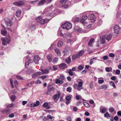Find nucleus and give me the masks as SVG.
Returning a JSON list of instances; mask_svg holds the SVG:
<instances>
[{
	"instance_id": "16",
	"label": "nucleus",
	"mask_w": 121,
	"mask_h": 121,
	"mask_svg": "<svg viewBox=\"0 0 121 121\" xmlns=\"http://www.w3.org/2000/svg\"><path fill=\"white\" fill-rule=\"evenodd\" d=\"M100 39V43L101 44H104L105 43V37L104 36L101 37Z\"/></svg>"
},
{
	"instance_id": "2",
	"label": "nucleus",
	"mask_w": 121,
	"mask_h": 121,
	"mask_svg": "<svg viewBox=\"0 0 121 121\" xmlns=\"http://www.w3.org/2000/svg\"><path fill=\"white\" fill-rule=\"evenodd\" d=\"M87 19V17L86 15L83 16L82 18L81 19V22L83 23L84 26H86V28H90L91 26V25L90 24H88V23L86 22L85 21Z\"/></svg>"
},
{
	"instance_id": "60",
	"label": "nucleus",
	"mask_w": 121,
	"mask_h": 121,
	"mask_svg": "<svg viewBox=\"0 0 121 121\" xmlns=\"http://www.w3.org/2000/svg\"><path fill=\"white\" fill-rule=\"evenodd\" d=\"M109 114L108 112H106L104 114V116L105 117H107L109 116Z\"/></svg>"
},
{
	"instance_id": "38",
	"label": "nucleus",
	"mask_w": 121,
	"mask_h": 121,
	"mask_svg": "<svg viewBox=\"0 0 121 121\" xmlns=\"http://www.w3.org/2000/svg\"><path fill=\"white\" fill-rule=\"evenodd\" d=\"M106 71L107 72H109L112 70L111 67H106L105 68Z\"/></svg>"
},
{
	"instance_id": "50",
	"label": "nucleus",
	"mask_w": 121,
	"mask_h": 121,
	"mask_svg": "<svg viewBox=\"0 0 121 121\" xmlns=\"http://www.w3.org/2000/svg\"><path fill=\"white\" fill-rule=\"evenodd\" d=\"M66 120L67 121H72L71 118L69 116L67 117Z\"/></svg>"
},
{
	"instance_id": "62",
	"label": "nucleus",
	"mask_w": 121,
	"mask_h": 121,
	"mask_svg": "<svg viewBox=\"0 0 121 121\" xmlns=\"http://www.w3.org/2000/svg\"><path fill=\"white\" fill-rule=\"evenodd\" d=\"M109 110L111 112H112L114 111V109L113 108L111 107L109 108Z\"/></svg>"
},
{
	"instance_id": "47",
	"label": "nucleus",
	"mask_w": 121,
	"mask_h": 121,
	"mask_svg": "<svg viewBox=\"0 0 121 121\" xmlns=\"http://www.w3.org/2000/svg\"><path fill=\"white\" fill-rule=\"evenodd\" d=\"M81 29H79L78 26L77 27L75 26L74 27V30L75 31H80V30H81Z\"/></svg>"
},
{
	"instance_id": "61",
	"label": "nucleus",
	"mask_w": 121,
	"mask_h": 121,
	"mask_svg": "<svg viewBox=\"0 0 121 121\" xmlns=\"http://www.w3.org/2000/svg\"><path fill=\"white\" fill-rule=\"evenodd\" d=\"M80 96L79 95H77L76 96V98L77 100H79L81 98Z\"/></svg>"
},
{
	"instance_id": "4",
	"label": "nucleus",
	"mask_w": 121,
	"mask_h": 121,
	"mask_svg": "<svg viewBox=\"0 0 121 121\" xmlns=\"http://www.w3.org/2000/svg\"><path fill=\"white\" fill-rule=\"evenodd\" d=\"M1 39L2 41L3 44L4 45H6V43H9L11 41L10 38L9 36L6 37L5 39L2 37Z\"/></svg>"
},
{
	"instance_id": "13",
	"label": "nucleus",
	"mask_w": 121,
	"mask_h": 121,
	"mask_svg": "<svg viewBox=\"0 0 121 121\" xmlns=\"http://www.w3.org/2000/svg\"><path fill=\"white\" fill-rule=\"evenodd\" d=\"M39 59V57L38 55H36L34 57V60L35 63L37 64L38 63V61Z\"/></svg>"
},
{
	"instance_id": "41",
	"label": "nucleus",
	"mask_w": 121,
	"mask_h": 121,
	"mask_svg": "<svg viewBox=\"0 0 121 121\" xmlns=\"http://www.w3.org/2000/svg\"><path fill=\"white\" fill-rule=\"evenodd\" d=\"M68 73L70 76H73V73L72 72V70L71 69H69Z\"/></svg>"
},
{
	"instance_id": "22",
	"label": "nucleus",
	"mask_w": 121,
	"mask_h": 121,
	"mask_svg": "<svg viewBox=\"0 0 121 121\" xmlns=\"http://www.w3.org/2000/svg\"><path fill=\"white\" fill-rule=\"evenodd\" d=\"M43 106L44 107H46L47 109H48L50 108V107L48 106V104L47 103H44L43 105Z\"/></svg>"
},
{
	"instance_id": "18",
	"label": "nucleus",
	"mask_w": 121,
	"mask_h": 121,
	"mask_svg": "<svg viewBox=\"0 0 121 121\" xmlns=\"http://www.w3.org/2000/svg\"><path fill=\"white\" fill-rule=\"evenodd\" d=\"M94 39H91L88 43V45L91 46L93 45V43L94 42Z\"/></svg>"
},
{
	"instance_id": "10",
	"label": "nucleus",
	"mask_w": 121,
	"mask_h": 121,
	"mask_svg": "<svg viewBox=\"0 0 121 121\" xmlns=\"http://www.w3.org/2000/svg\"><path fill=\"white\" fill-rule=\"evenodd\" d=\"M24 4L23 1H19L18 2H14L13 3V4L15 6H19Z\"/></svg>"
},
{
	"instance_id": "63",
	"label": "nucleus",
	"mask_w": 121,
	"mask_h": 121,
	"mask_svg": "<svg viewBox=\"0 0 121 121\" xmlns=\"http://www.w3.org/2000/svg\"><path fill=\"white\" fill-rule=\"evenodd\" d=\"M78 86V85L77 84H75L74 85L73 87L75 89H77Z\"/></svg>"
},
{
	"instance_id": "52",
	"label": "nucleus",
	"mask_w": 121,
	"mask_h": 121,
	"mask_svg": "<svg viewBox=\"0 0 121 121\" xmlns=\"http://www.w3.org/2000/svg\"><path fill=\"white\" fill-rule=\"evenodd\" d=\"M47 77L48 76L47 75H44L40 76L39 77L43 80L44 79L47 78Z\"/></svg>"
},
{
	"instance_id": "29",
	"label": "nucleus",
	"mask_w": 121,
	"mask_h": 121,
	"mask_svg": "<svg viewBox=\"0 0 121 121\" xmlns=\"http://www.w3.org/2000/svg\"><path fill=\"white\" fill-rule=\"evenodd\" d=\"M100 112L102 113H104L107 111V109L105 108H103L102 110L100 109Z\"/></svg>"
},
{
	"instance_id": "14",
	"label": "nucleus",
	"mask_w": 121,
	"mask_h": 121,
	"mask_svg": "<svg viewBox=\"0 0 121 121\" xmlns=\"http://www.w3.org/2000/svg\"><path fill=\"white\" fill-rule=\"evenodd\" d=\"M84 53V51L83 50H81L78 53L76 54L77 58H79L80 57L82 56Z\"/></svg>"
},
{
	"instance_id": "34",
	"label": "nucleus",
	"mask_w": 121,
	"mask_h": 121,
	"mask_svg": "<svg viewBox=\"0 0 121 121\" xmlns=\"http://www.w3.org/2000/svg\"><path fill=\"white\" fill-rule=\"evenodd\" d=\"M63 43L62 41H60L57 44V46L59 47H61L63 45Z\"/></svg>"
},
{
	"instance_id": "7",
	"label": "nucleus",
	"mask_w": 121,
	"mask_h": 121,
	"mask_svg": "<svg viewBox=\"0 0 121 121\" xmlns=\"http://www.w3.org/2000/svg\"><path fill=\"white\" fill-rule=\"evenodd\" d=\"M88 18L91 22H94L95 21V17L93 14H90L88 17Z\"/></svg>"
},
{
	"instance_id": "53",
	"label": "nucleus",
	"mask_w": 121,
	"mask_h": 121,
	"mask_svg": "<svg viewBox=\"0 0 121 121\" xmlns=\"http://www.w3.org/2000/svg\"><path fill=\"white\" fill-rule=\"evenodd\" d=\"M83 84L82 81V80L81 81H79L78 83V86L79 87H82V84Z\"/></svg>"
},
{
	"instance_id": "24",
	"label": "nucleus",
	"mask_w": 121,
	"mask_h": 121,
	"mask_svg": "<svg viewBox=\"0 0 121 121\" xmlns=\"http://www.w3.org/2000/svg\"><path fill=\"white\" fill-rule=\"evenodd\" d=\"M71 59L70 56H69L65 60L66 63L68 64H69L71 62Z\"/></svg>"
},
{
	"instance_id": "1",
	"label": "nucleus",
	"mask_w": 121,
	"mask_h": 121,
	"mask_svg": "<svg viewBox=\"0 0 121 121\" xmlns=\"http://www.w3.org/2000/svg\"><path fill=\"white\" fill-rule=\"evenodd\" d=\"M60 36L63 37L64 38L67 39V42L68 43H71L72 42L75 41V39L73 38H72V36L69 34H63L61 32L60 34Z\"/></svg>"
},
{
	"instance_id": "59",
	"label": "nucleus",
	"mask_w": 121,
	"mask_h": 121,
	"mask_svg": "<svg viewBox=\"0 0 121 121\" xmlns=\"http://www.w3.org/2000/svg\"><path fill=\"white\" fill-rule=\"evenodd\" d=\"M68 0H60V2L61 3H65Z\"/></svg>"
},
{
	"instance_id": "51",
	"label": "nucleus",
	"mask_w": 121,
	"mask_h": 121,
	"mask_svg": "<svg viewBox=\"0 0 121 121\" xmlns=\"http://www.w3.org/2000/svg\"><path fill=\"white\" fill-rule=\"evenodd\" d=\"M78 68L79 70H81L83 69V67L81 65H79L78 67Z\"/></svg>"
},
{
	"instance_id": "57",
	"label": "nucleus",
	"mask_w": 121,
	"mask_h": 121,
	"mask_svg": "<svg viewBox=\"0 0 121 121\" xmlns=\"http://www.w3.org/2000/svg\"><path fill=\"white\" fill-rule=\"evenodd\" d=\"M120 70L119 69L116 70L115 72V73L116 74H119L120 73Z\"/></svg>"
},
{
	"instance_id": "31",
	"label": "nucleus",
	"mask_w": 121,
	"mask_h": 121,
	"mask_svg": "<svg viewBox=\"0 0 121 121\" xmlns=\"http://www.w3.org/2000/svg\"><path fill=\"white\" fill-rule=\"evenodd\" d=\"M56 46V45L54 43L52 44L51 47H50L49 48L50 50H52L55 48Z\"/></svg>"
},
{
	"instance_id": "56",
	"label": "nucleus",
	"mask_w": 121,
	"mask_h": 121,
	"mask_svg": "<svg viewBox=\"0 0 121 121\" xmlns=\"http://www.w3.org/2000/svg\"><path fill=\"white\" fill-rule=\"evenodd\" d=\"M104 82V80H99L98 82L99 84H102Z\"/></svg>"
},
{
	"instance_id": "20",
	"label": "nucleus",
	"mask_w": 121,
	"mask_h": 121,
	"mask_svg": "<svg viewBox=\"0 0 121 121\" xmlns=\"http://www.w3.org/2000/svg\"><path fill=\"white\" fill-rule=\"evenodd\" d=\"M52 56L51 54H49L47 55V58L49 62H50L52 61Z\"/></svg>"
},
{
	"instance_id": "27",
	"label": "nucleus",
	"mask_w": 121,
	"mask_h": 121,
	"mask_svg": "<svg viewBox=\"0 0 121 121\" xmlns=\"http://www.w3.org/2000/svg\"><path fill=\"white\" fill-rule=\"evenodd\" d=\"M12 102L14 101L16 99V96L15 95H13L11 96H10Z\"/></svg>"
},
{
	"instance_id": "45",
	"label": "nucleus",
	"mask_w": 121,
	"mask_h": 121,
	"mask_svg": "<svg viewBox=\"0 0 121 121\" xmlns=\"http://www.w3.org/2000/svg\"><path fill=\"white\" fill-rule=\"evenodd\" d=\"M60 78L62 80H65V78L64 75L61 74L60 76Z\"/></svg>"
},
{
	"instance_id": "28",
	"label": "nucleus",
	"mask_w": 121,
	"mask_h": 121,
	"mask_svg": "<svg viewBox=\"0 0 121 121\" xmlns=\"http://www.w3.org/2000/svg\"><path fill=\"white\" fill-rule=\"evenodd\" d=\"M112 38V35H111L110 34H109L106 37V39L108 41H109L110 39H111Z\"/></svg>"
},
{
	"instance_id": "55",
	"label": "nucleus",
	"mask_w": 121,
	"mask_h": 121,
	"mask_svg": "<svg viewBox=\"0 0 121 121\" xmlns=\"http://www.w3.org/2000/svg\"><path fill=\"white\" fill-rule=\"evenodd\" d=\"M76 58H77L76 54V55H73L72 57V59L73 60H75Z\"/></svg>"
},
{
	"instance_id": "37",
	"label": "nucleus",
	"mask_w": 121,
	"mask_h": 121,
	"mask_svg": "<svg viewBox=\"0 0 121 121\" xmlns=\"http://www.w3.org/2000/svg\"><path fill=\"white\" fill-rule=\"evenodd\" d=\"M57 98H58V99L59 98H58V96L57 94H56L54 95L52 97L53 99L54 100L56 99Z\"/></svg>"
},
{
	"instance_id": "54",
	"label": "nucleus",
	"mask_w": 121,
	"mask_h": 121,
	"mask_svg": "<svg viewBox=\"0 0 121 121\" xmlns=\"http://www.w3.org/2000/svg\"><path fill=\"white\" fill-rule=\"evenodd\" d=\"M14 105V104L13 103H12L10 104L7 107L9 108H12L13 107Z\"/></svg>"
},
{
	"instance_id": "30",
	"label": "nucleus",
	"mask_w": 121,
	"mask_h": 121,
	"mask_svg": "<svg viewBox=\"0 0 121 121\" xmlns=\"http://www.w3.org/2000/svg\"><path fill=\"white\" fill-rule=\"evenodd\" d=\"M34 71V70L32 69H29L27 70V72L28 74H30L33 73Z\"/></svg>"
},
{
	"instance_id": "49",
	"label": "nucleus",
	"mask_w": 121,
	"mask_h": 121,
	"mask_svg": "<svg viewBox=\"0 0 121 121\" xmlns=\"http://www.w3.org/2000/svg\"><path fill=\"white\" fill-rule=\"evenodd\" d=\"M58 59L56 57H55L53 60V62L54 64L56 63L58 61Z\"/></svg>"
},
{
	"instance_id": "46",
	"label": "nucleus",
	"mask_w": 121,
	"mask_h": 121,
	"mask_svg": "<svg viewBox=\"0 0 121 121\" xmlns=\"http://www.w3.org/2000/svg\"><path fill=\"white\" fill-rule=\"evenodd\" d=\"M68 6V5H67L65 4L62 5L61 6V8L63 9H65L67 8Z\"/></svg>"
},
{
	"instance_id": "25",
	"label": "nucleus",
	"mask_w": 121,
	"mask_h": 121,
	"mask_svg": "<svg viewBox=\"0 0 121 121\" xmlns=\"http://www.w3.org/2000/svg\"><path fill=\"white\" fill-rule=\"evenodd\" d=\"M45 2V0H41L40 1H39L38 4V6H40L43 5Z\"/></svg>"
},
{
	"instance_id": "6",
	"label": "nucleus",
	"mask_w": 121,
	"mask_h": 121,
	"mask_svg": "<svg viewBox=\"0 0 121 121\" xmlns=\"http://www.w3.org/2000/svg\"><path fill=\"white\" fill-rule=\"evenodd\" d=\"M121 31V28L117 25H115L114 27V32L117 34L120 33Z\"/></svg>"
},
{
	"instance_id": "21",
	"label": "nucleus",
	"mask_w": 121,
	"mask_h": 121,
	"mask_svg": "<svg viewBox=\"0 0 121 121\" xmlns=\"http://www.w3.org/2000/svg\"><path fill=\"white\" fill-rule=\"evenodd\" d=\"M55 81L56 84L59 83L60 84H61L63 82V81L62 80H60L58 79H56Z\"/></svg>"
},
{
	"instance_id": "33",
	"label": "nucleus",
	"mask_w": 121,
	"mask_h": 121,
	"mask_svg": "<svg viewBox=\"0 0 121 121\" xmlns=\"http://www.w3.org/2000/svg\"><path fill=\"white\" fill-rule=\"evenodd\" d=\"M101 88L104 90L106 89L107 88V86L106 85H102L101 87Z\"/></svg>"
},
{
	"instance_id": "8",
	"label": "nucleus",
	"mask_w": 121,
	"mask_h": 121,
	"mask_svg": "<svg viewBox=\"0 0 121 121\" xmlns=\"http://www.w3.org/2000/svg\"><path fill=\"white\" fill-rule=\"evenodd\" d=\"M42 73L39 71L35 72L33 74H32V76L33 78H35L39 76L42 75Z\"/></svg>"
},
{
	"instance_id": "3",
	"label": "nucleus",
	"mask_w": 121,
	"mask_h": 121,
	"mask_svg": "<svg viewBox=\"0 0 121 121\" xmlns=\"http://www.w3.org/2000/svg\"><path fill=\"white\" fill-rule=\"evenodd\" d=\"M61 27L63 29H66L67 30H69L72 27V25L69 22H66L65 24H62Z\"/></svg>"
},
{
	"instance_id": "11",
	"label": "nucleus",
	"mask_w": 121,
	"mask_h": 121,
	"mask_svg": "<svg viewBox=\"0 0 121 121\" xmlns=\"http://www.w3.org/2000/svg\"><path fill=\"white\" fill-rule=\"evenodd\" d=\"M40 104V102L39 101H37L35 103H32L30 104V106L31 108L34 107H36Z\"/></svg>"
},
{
	"instance_id": "17",
	"label": "nucleus",
	"mask_w": 121,
	"mask_h": 121,
	"mask_svg": "<svg viewBox=\"0 0 121 121\" xmlns=\"http://www.w3.org/2000/svg\"><path fill=\"white\" fill-rule=\"evenodd\" d=\"M49 21V19H42L41 20V22H40L39 23H40L41 24H44L45 23L48 22Z\"/></svg>"
},
{
	"instance_id": "36",
	"label": "nucleus",
	"mask_w": 121,
	"mask_h": 121,
	"mask_svg": "<svg viewBox=\"0 0 121 121\" xmlns=\"http://www.w3.org/2000/svg\"><path fill=\"white\" fill-rule=\"evenodd\" d=\"M110 83L111 85L113 86L114 88H116V87L113 81H111Z\"/></svg>"
},
{
	"instance_id": "35",
	"label": "nucleus",
	"mask_w": 121,
	"mask_h": 121,
	"mask_svg": "<svg viewBox=\"0 0 121 121\" xmlns=\"http://www.w3.org/2000/svg\"><path fill=\"white\" fill-rule=\"evenodd\" d=\"M42 19V17L41 16H39L36 18V20L39 23L40 22H41V20Z\"/></svg>"
},
{
	"instance_id": "58",
	"label": "nucleus",
	"mask_w": 121,
	"mask_h": 121,
	"mask_svg": "<svg viewBox=\"0 0 121 121\" xmlns=\"http://www.w3.org/2000/svg\"><path fill=\"white\" fill-rule=\"evenodd\" d=\"M118 96V94L116 92H114L113 93V96L114 97H117Z\"/></svg>"
},
{
	"instance_id": "32",
	"label": "nucleus",
	"mask_w": 121,
	"mask_h": 121,
	"mask_svg": "<svg viewBox=\"0 0 121 121\" xmlns=\"http://www.w3.org/2000/svg\"><path fill=\"white\" fill-rule=\"evenodd\" d=\"M1 33L3 35H5L7 33V31L4 29H2L1 30Z\"/></svg>"
},
{
	"instance_id": "9",
	"label": "nucleus",
	"mask_w": 121,
	"mask_h": 121,
	"mask_svg": "<svg viewBox=\"0 0 121 121\" xmlns=\"http://www.w3.org/2000/svg\"><path fill=\"white\" fill-rule=\"evenodd\" d=\"M4 20L6 22L8 25L9 26H11L13 24L12 22H11V20L7 18H4Z\"/></svg>"
},
{
	"instance_id": "64",
	"label": "nucleus",
	"mask_w": 121,
	"mask_h": 121,
	"mask_svg": "<svg viewBox=\"0 0 121 121\" xmlns=\"http://www.w3.org/2000/svg\"><path fill=\"white\" fill-rule=\"evenodd\" d=\"M42 120L43 121H46L47 119V117H42Z\"/></svg>"
},
{
	"instance_id": "15",
	"label": "nucleus",
	"mask_w": 121,
	"mask_h": 121,
	"mask_svg": "<svg viewBox=\"0 0 121 121\" xmlns=\"http://www.w3.org/2000/svg\"><path fill=\"white\" fill-rule=\"evenodd\" d=\"M59 67L61 69L66 68L67 67V65L64 63H61L59 65Z\"/></svg>"
},
{
	"instance_id": "5",
	"label": "nucleus",
	"mask_w": 121,
	"mask_h": 121,
	"mask_svg": "<svg viewBox=\"0 0 121 121\" xmlns=\"http://www.w3.org/2000/svg\"><path fill=\"white\" fill-rule=\"evenodd\" d=\"M32 62V60L29 58V57L27 56L26 57L25 67L27 68L29 65V64Z\"/></svg>"
},
{
	"instance_id": "43",
	"label": "nucleus",
	"mask_w": 121,
	"mask_h": 121,
	"mask_svg": "<svg viewBox=\"0 0 121 121\" xmlns=\"http://www.w3.org/2000/svg\"><path fill=\"white\" fill-rule=\"evenodd\" d=\"M71 96H68L66 97L65 99L67 101H69L71 99Z\"/></svg>"
},
{
	"instance_id": "44",
	"label": "nucleus",
	"mask_w": 121,
	"mask_h": 121,
	"mask_svg": "<svg viewBox=\"0 0 121 121\" xmlns=\"http://www.w3.org/2000/svg\"><path fill=\"white\" fill-rule=\"evenodd\" d=\"M98 26L100 25L102 23V21L101 19H99L98 21Z\"/></svg>"
},
{
	"instance_id": "23",
	"label": "nucleus",
	"mask_w": 121,
	"mask_h": 121,
	"mask_svg": "<svg viewBox=\"0 0 121 121\" xmlns=\"http://www.w3.org/2000/svg\"><path fill=\"white\" fill-rule=\"evenodd\" d=\"M54 50L57 55L59 56H61V54L60 51L59 49H55Z\"/></svg>"
},
{
	"instance_id": "26",
	"label": "nucleus",
	"mask_w": 121,
	"mask_h": 121,
	"mask_svg": "<svg viewBox=\"0 0 121 121\" xmlns=\"http://www.w3.org/2000/svg\"><path fill=\"white\" fill-rule=\"evenodd\" d=\"M41 71L42 72V74L44 73H49V70L48 69H41Z\"/></svg>"
},
{
	"instance_id": "12",
	"label": "nucleus",
	"mask_w": 121,
	"mask_h": 121,
	"mask_svg": "<svg viewBox=\"0 0 121 121\" xmlns=\"http://www.w3.org/2000/svg\"><path fill=\"white\" fill-rule=\"evenodd\" d=\"M66 49V50H65L63 52L64 55H68L69 53L71 52V51L69 48H68V49Z\"/></svg>"
},
{
	"instance_id": "19",
	"label": "nucleus",
	"mask_w": 121,
	"mask_h": 121,
	"mask_svg": "<svg viewBox=\"0 0 121 121\" xmlns=\"http://www.w3.org/2000/svg\"><path fill=\"white\" fill-rule=\"evenodd\" d=\"M21 11L19 10H17L16 12V15L18 17L21 16Z\"/></svg>"
},
{
	"instance_id": "40",
	"label": "nucleus",
	"mask_w": 121,
	"mask_h": 121,
	"mask_svg": "<svg viewBox=\"0 0 121 121\" xmlns=\"http://www.w3.org/2000/svg\"><path fill=\"white\" fill-rule=\"evenodd\" d=\"M10 82L11 87L12 88H14V86L13 84V80L12 78L10 79Z\"/></svg>"
},
{
	"instance_id": "48",
	"label": "nucleus",
	"mask_w": 121,
	"mask_h": 121,
	"mask_svg": "<svg viewBox=\"0 0 121 121\" xmlns=\"http://www.w3.org/2000/svg\"><path fill=\"white\" fill-rule=\"evenodd\" d=\"M66 90L68 92H71L72 91V88L70 87H69L66 89Z\"/></svg>"
},
{
	"instance_id": "42",
	"label": "nucleus",
	"mask_w": 121,
	"mask_h": 121,
	"mask_svg": "<svg viewBox=\"0 0 121 121\" xmlns=\"http://www.w3.org/2000/svg\"><path fill=\"white\" fill-rule=\"evenodd\" d=\"M14 83L16 89H17L18 88L17 86L16 85L18 84V82L17 80H14Z\"/></svg>"
},
{
	"instance_id": "39",
	"label": "nucleus",
	"mask_w": 121,
	"mask_h": 121,
	"mask_svg": "<svg viewBox=\"0 0 121 121\" xmlns=\"http://www.w3.org/2000/svg\"><path fill=\"white\" fill-rule=\"evenodd\" d=\"M83 104L86 107L89 108L90 107L89 104L87 103L84 102L83 103Z\"/></svg>"
}]
</instances>
